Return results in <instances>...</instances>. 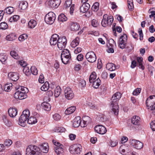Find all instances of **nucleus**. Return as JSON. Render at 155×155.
Wrapping results in <instances>:
<instances>
[{"label":"nucleus","mask_w":155,"mask_h":155,"mask_svg":"<svg viewBox=\"0 0 155 155\" xmlns=\"http://www.w3.org/2000/svg\"><path fill=\"white\" fill-rule=\"evenodd\" d=\"M58 43H67V40L66 37L65 36H63L62 37H58Z\"/></svg>","instance_id":"44"},{"label":"nucleus","mask_w":155,"mask_h":155,"mask_svg":"<svg viewBox=\"0 0 155 155\" xmlns=\"http://www.w3.org/2000/svg\"><path fill=\"white\" fill-rule=\"evenodd\" d=\"M150 127L153 131H155V120L152 121L150 124Z\"/></svg>","instance_id":"64"},{"label":"nucleus","mask_w":155,"mask_h":155,"mask_svg":"<svg viewBox=\"0 0 155 155\" xmlns=\"http://www.w3.org/2000/svg\"><path fill=\"white\" fill-rule=\"evenodd\" d=\"M3 120L5 124L8 127H10L12 125V122L8 120L6 117L4 116Z\"/></svg>","instance_id":"37"},{"label":"nucleus","mask_w":155,"mask_h":155,"mask_svg":"<svg viewBox=\"0 0 155 155\" xmlns=\"http://www.w3.org/2000/svg\"><path fill=\"white\" fill-rule=\"evenodd\" d=\"M69 26L70 30L71 31H78L80 28L79 24L76 21H70L69 23Z\"/></svg>","instance_id":"11"},{"label":"nucleus","mask_w":155,"mask_h":155,"mask_svg":"<svg viewBox=\"0 0 155 155\" xmlns=\"http://www.w3.org/2000/svg\"><path fill=\"white\" fill-rule=\"evenodd\" d=\"M73 120V127L76 128L79 127L80 125L81 126V117L80 116L76 117Z\"/></svg>","instance_id":"19"},{"label":"nucleus","mask_w":155,"mask_h":155,"mask_svg":"<svg viewBox=\"0 0 155 155\" xmlns=\"http://www.w3.org/2000/svg\"><path fill=\"white\" fill-rule=\"evenodd\" d=\"M61 0H51L49 1L48 4L51 8H57L60 4Z\"/></svg>","instance_id":"12"},{"label":"nucleus","mask_w":155,"mask_h":155,"mask_svg":"<svg viewBox=\"0 0 155 155\" xmlns=\"http://www.w3.org/2000/svg\"><path fill=\"white\" fill-rule=\"evenodd\" d=\"M99 3L97 2H95L92 6V10L94 12H97L99 9Z\"/></svg>","instance_id":"39"},{"label":"nucleus","mask_w":155,"mask_h":155,"mask_svg":"<svg viewBox=\"0 0 155 155\" xmlns=\"http://www.w3.org/2000/svg\"><path fill=\"white\" fill-rule=\"evenodd\" d=\"M106 68L110 71H113L116 69H117L116 65L112 63H107L106 65Z\"/></svg>","instance_id":"21"},{"label":"nucleus","mask_w":155,"mask_h":155,"mask_svg":"<svg viewBox=\"0 0 155 155\" xmlns=\"http://www.w3.org/2000/svg\"><path fill=\"white\" fill-rule=\"evenodd\" d=\"M81 146L80 144H76V148H75V154H79L82 151Z\"/></svg>","instance_id":"47"},{"label":"nucleus","mask_w":155,"mask_h":155,"mask_svg":"<svg viewBox=\"0 0 155 155\" xmlns=\"http://www.w3.org/2000/svg\"><path fill=\"white\" fill-rule=\"evenodd\" d=\"M101 81L99 78L98 77L96 80H95L94 82L92 83L93 87L95 89H97L100 85L101 84Z\"/></svg>","instance_id":"25"},{"label":"nucleus","mask_w":155,"mask_h":155,"mask_svg":"<svg viewBox=\"0 0 155 155\" xmlns=\"http://www.w3.org/2000/svg\"><path fill=\"white\" fill-rule=\"evenodd\" d=\"M37 24V22L35 20L31 19L28 22V26L29 28H33L35 27Z\"/></svg>","instance_id":"32"},{"label":"nucleus","mask_w":155,"mask_h":155,"mask_svg":"<svg viewBox=\"0 0 155 155\" xmlns=\"http://www.w3.org/2000/svg\"><path fill=\"white\" fill-rule=\"evenodd\" d=\"M17 38L16 34L15 33H12L6 36V39L8 41H13Z\"/></svg>","instance_id":"22"},{"label":"nucleus","mask_w":155,"mask_h":155,"mask_svg":"<svg viewBox=\"0 0 155 155\" xmlns=\"http://www.w3.org/2000/svg\"><path fill=\"white\" fill-rule=\"evenodd\" d=\"M78 82H77L78 84L80 87H81L82 89L84 88L86 86V82L85 80L81 78H80L78 80Z\"/></svg>","instance_id":"28"},{"label":"nucleus","mask_w":155,"mask_h":155,"mask_svg":"<svg viewBox=\"0 0 155 155\" xmlns=\"http://www.w3.org/2000/svg\"><path fill=\"white\" fill-rule=\"evenodd\" d=\"M26 91L21 92L19 90L15 92L14 95V97L15 99L19 100H22L26 98L27 97Z\"/></svg>","instance_id":"9"},{"label":"nucleus","mask_w":155,"mask_h":155,"mask_svg":"<svg viewBox=\"0 0 155 155\" xmlns=\"http://www.w3.org/2000/svg\"><path fill=\"white\" fill-rule=\"evenodd\" d=\"M8 76L14 81H16L19 78V74L17 72H12L9 73Z\"/></svg>","instance_id":"18"},{"label":"nucleus","mask_w":155,"mask_h":155,"mask_svg":"<svg viewBox=\"0 0 155 155\" xmlns=\"http://www.w3.org/2000/svg\"><path fill=\"white\" fill-rule=\"evenodd\" d=\"M8 25L5 22H2L0 24V28L2 30H5L8 28Z\"/></svg>","instance_id":"51"},{"label":"nucleus","mask_w":155,"mask_h":155,"mask_svg":"<svg viewBox=\"0 0 155 155\" xmlns=\"http://www.w3.org/2000/svg\"><path fill=\"white\" fill-rule=\"evenodd\" d=\"M127 41V35L126 34L123 33V35L120 37L118 42L119 47L121 49L126 48Z\"/></svg>","instance_id":"4"},{"label":"nucleus","mask_w":155,"mask_h":155,"mask_svg":"<svg viewBox=\"0 0 155 155\" xmlns=\"http://www.w3.org/2000/svg\"><path fill=\"white\" fill-rule=\"evenodd\" d=\"M146 104L148 110L151 111L155 110V101H153L151 104H149V102H146Z\"/></svg>","instance_id":"26"},{"label":"nucleus","mask_w":155,"mask_h":155,"mask_svg":"<svg viewBox=\"0 0 155 155\" xmlns=\"http://www.w3.org/2000/svg\"><path fill=\"white\" fill-rule=\"evenodd\" d=\"M12 141L11 140L6 139L4 142V145L7 147H8L12 144Z\"/></svg>","instance_id":"54"},{"label":"nucleus","mask_w":155,"mask_h":155,"mask_svg":"<svg viewBox=\"0 0 155 155\" xmlns=\"http://www.w3.org/2000/svg\"><path fill=\"white\" fill-rule=\"evenodd\" d=\"M61 58L62 63L65 65L70 64L71 61H72V59L70 60L69 58H63L62 57H61Z\"/></svg>","instance_id":"43"},{"label":"nucleus","mask_w":155,"mask_h":155,"mask_svg":"<svg viewBox=\"0 0 155 155\" xmlns=\"http://www.w3.org/2000/svg\"><path fill=\"white\" fill-rule=\"evenodd\" d=\"M22 114L26 116V117L28 118L30 115V112L28 109L25 110L23 111Z\"/></svg>","instance_id":"63"},{"label":"nucleus","mask_w":155,"mask_h":155,"mask_svg":"<svg viewBox=\"0 0 155 155\" xmlns=\"http://www.w3.org/2000/svg\"><path fill=\"white\" fill-rule=\"evenodd\" d=\"M100 89L101 92H102L103 94H104L106 93L107 87H106L105 85L103 84L101 86Z\"/></svg>","instance_id":"60"},{"label":"nucleus","mask_w":155,"mask_h":155,"mask_svg":"<svg viewBox=\"0 0 155 155\" xmlns=\"http://www.w3.org/2000/svg\"><path fill=\"white\" fill-rule=\"evenodd\" d=\"M68 54H71L70 51L67 49H64L63 50L61 51V57H62V55H68Z\"/></svg>","instance_id":"57"},{"label":"nucleus","mask_w":155,"mask_h":155,"mask_svg":"<svg viewBox=\"0 0 155 155\" xmlns=\"http://www.w3.org/2000/svg\"><path fill=\"white\" fill-rule=\"evenodd\" d=\"M97 78V74L95 71H93L91 74L89 78V81L90 83L94 82V80Z\"/></svg>","instance_id":"29"},{"label":"nucleus","mask_w":155,"mask_h":155,"mask_svg":"<svg viewBox=\"0 0 155 155\" xmlns=\"http://www.w3.org/2000/svg\"><path fill=\"white\" fill-rule=\"evenodd\" d=\"M53 117L54 120L57 121L59 120L61 118V116L58 114H55L53 116Z\"/></svg>","instance_id":"59"},{"label":"nucleus","mask_w":155,"mask_h":155,"mask_svg":"<svg viewBox=\"0 0 155 155\" xmlns=\"http://www.w3.org/2000/svg\"><path fill=\"white\" fill-rule=\"evenodd\" d=\"M76 110V107L75 106H72L66 109L65 113L66 115H69L74 113Z\"/></svg>","instance_id":"23"},{"label":"nucleus","mask_w":155,"mask_h":155,"mask_svg":"<svg viewBox=\"0 0 155 155\" xmlns=\"http://www.w3.org/2000/svg\"><path fill=\"white\" fill-rule=\"evenodd\" d=\"M64 146L63 145H60L54 147L53 150L58 155H63L64 152Z\"/></svg>","instance_id":"13"},{"label":"nucleus","mask_w":155,"mask_h":155,"mask_svg":"<svg viewBox=\"0 0 155 155\" xmlns=\"http://www.w3.org/2000/svg\"><path fill=\"white\" fill-rule=\"evenodd\" d=\"M94 130L97 133L103 135L106 133L107 130L106 128L101 125H97L94 127Z\"/></svg>","instance_id":"10"},{"label":"nucleus","mask_w":155,"mask_h":155,"mask_svg":"<svg viewBox=\"0 0 155 155\" xmlns=\"http://www.w3.org/2000/svg\"><path fill=\"white\" fill-rule=\"evenodd\" d=\"M131 47L129 46H127L126 48L127 49L128 52L130 53V52L132 51L134 49V45L132 44V42H130L129 43Z\"/></svg>","instance_id":"58"},{"label":"nucleus","mask_w":155,"mask_h":155,"mask_svg":"<svg viewBox=\"0 0 155 155\" xmlns=\"http://www.w3.org/2000/svg\"><path fill=\"white\" fill-rule=\"evenodd\" d=\"M72 3V0H67L64 4V6L65 8L69 7Z\"/></svg>","instance_id":"56"},{"label":"nucleus","mask_w":155,"mask_h":155,"mask_svg":"<svg viewBox=\"0 0 155 155\" xmlns=\"http://www.w3.org/2000/svg\"><path fill=\"white\" fill-rule=\"evenodd\" d=\"M23 71L25 74L26 76H28L30 74L29 68L28 67H24L23 69Z\"/></svg>","instance_id":"53"},{"label":"nucleus","mask_w":155,"mask_h":155,"mask_svg":"<svg viewBox=\"0 0 155 155\" xmlns=\"http://www.w3.org/2000/svg\"><path fill=\"white\" fill-rule=\"evenodd\" d=\"M66 130V129L62 127H56L55 129V132H64Z\"/></svg>","instance_id":"48"},{"label":"nucleus","mask_w":155,"mask_h":155,"mask_svg":"<svg viewBox=\"0 0 155 155\" xmlns=\"http://www.w3.org/2000/svg\"><path fill=\"white\" fill-rule=\"evenodd\" d=\"M61 89L59 86H57L54 90V96L55 97H58L61 93Z\"/></svg>","instance_id":"31"},{"label":"nucleus","mask_w":155,"mask_h":155,"mask_svg":"<svg viewBox=\"0 0 155 155\" xmlns=\"http://www.w3.org/2000/svg\"><path fill=\"white\" fill-rule=\"evenodd\" d=\"M19 2L18 7L20 8L21 10H25L27 8L28 3L27 2L22 1L21 2Z\"/></svg>","instance_id":"24"},{"label":"nucleus","mask_w":155,"mask_h":155,"mask_svg":"<svg viewBox=\"0 0 155 155\" xmlns=\"http://www.w3.org/2000/svg\"><path fill=\"white\" fill-rule=\"evenodd\" d=\"M28 148L31 149V150L35 151L40 155H47L45 153H47L48 151V143H44L39 146V147L35 145L30 144L28 145Z\"/></svg>","instance_id":"2"},{"label":"nucleus","mask_w":155,"mask_h":155,"mask_svg":"<svg viewBox=\"0 0 155 155\" xmlns=\"http://www.w3.org/2000/svg\"><path fill=\"white\" fill-rule=\"evenodd\" d=\"M64 92L65 97L67 99L71 100L74 97V93L71 89L69 87L66 88L64 90Z\"/></svg>","instance_id":"8"},{"label":"nucleus","mask_w":155,"mask_h":155,"mask_svg":"<svg viewBox=\"0 0 155 155\" xmlns=\"http://www.w3.org/2000/svg\"><path fill=\"white\" fill-rule=\"evenodd\" d=\"M108 74L106 71H104L101 74V78L104 80L107 79V78Z\"/></svg>","instance_id":"62"},{"label":"nucleus","mask_w":155,"mask_h":155,"mask_svg":"<svg viewBox=\"0 0 155 155\" xmlns=\"http://www.w3.org/2000/svg\"><path fill=\"white\" fill-rule=\"evenodd\" d=\"M30 70L33 75H36L38 74V70L35 66L31 67L30 68Z\"/></svg>","instance_id":"50"},{"label":"nucleus","mask_w":155,"mask_h":155,"mask_svg":"<svg viewBox=\"0 0 155 155\" xmlns=\"http://www.w3.org/2000/svg\"><path fill=\"white\" fill-rule=\"evenodd\" d=\"M41 107L45 110L48 111L51 110V106L49 103L44 101L41 104Z\"/></svg>","instance_id":"20"},{"label":"nucleus","mask_w":155,"mask_h":155,"mask_svg":"<svg viewBox=\"0 0 155 155\" xmlns=\"http://www.w3.org/2000/svg\"><path fill=\"white\" fill-rule=\"evenodd\" d=\"M90 7V5L88 3L86 2L83 3L80 8V12L83 13H85L89 10Z\"/></svg>","instance_id":"17"},{"label":"nucleus","mask_w":155,"mask_h":155,"mask_svg":"<svg viewBox=\"0 0 155 155\" xmlns=\"http://www.w3.org/2000/svg\"><path fill=\"white\" fill-rule=\"evenodd\" d=\"M122 94L119 92H117L114 94L111 98L110 106L112 110L115 115H118L119 111V107L118 102L121 98Z\"/></svg>","instance_id":"1"},{"label":"nucleus","mask_w":155,"mask_h":155,"mask_svg":"<svg viewBox=\"0 0 155 155\" xmlns=\"http://www.w3.org/2000/svg\"><path fill=\"white\" fill-rule=\"evenodd\" d=\"M58 37L59 35L57 34H54L52 35L49 41L51 45H55L58 43Z\"/></svg>","instance_id":"16"},{"label":"nucleus","mask_w":155,"mask_h":155,"mask_svg":"<svg viewBox=\"0 0 155 155\" xmlns=\"http://www.w3.org/2000/svg\"><path fill=\"white\" fill-rule=\"evenodd\" d=\"M37 119L35 118L33 116H31L28 118L27 120V123L30 124H35L37 122Z\"/></svg>","instance_id":"34"},{"label":"nucleus","mask_w":155,"mask_h":155,"mask_svg":"<svg viewBox=\"0 0 155 155\" xmlns=\"http://www.w3.org/2000/svg\"><path fill=\"white\" fill-rule=\"evenodd\" d=\"M80 38L77 37L75 39L73 40L71 43V45L72 48H75L79 44Z\"/></svg>","instance_id":"27"},{"label":"nucleus","mask_w":155,"mask_h":155,"mask_svg":"<svg viewBox=\"0 0 155 155\" xmlns=\"http://www.w3.org/2000/svg\"><path fill=\"white\" fill-rule=\"evenodd\" d=\"M68 20V18L63 13L61 14L58 17V20L59 21L63 22L66 21Z\"/></svg>","instance_id":"30"},{"label":"nucleus","mask_w":155,"mask_h":155,"mask_svg":"<svg viewBox=\"0 0 155 155\" xmlns=\"http://www.w3.org/2000/svg\"><path fill=\"white\" fill-rule=\"evenodd\" d=\"M85 57L87 61L91 63L95 62L97 59L95 54L92 51L87 52L85 55Z\"/></svg>","instance_id":"6"},{"label":"nucleus","mask_w":155,"mask_h":155,"mask_svg":"<svg viewBox=\"0 0 155 155\" xmlns=\"http://www.w3.org/2000/svg\"><path fill=\"white\" fill-rule=\"evenodd\" d=\"M75 148H76V144L71 146L69 148L70 152L72 154H75Z\"/></svg>","instance_id":"42"},{"label":"nucleus","mask_w":155,"mask_h":155,"mask_svg":"<svg viewBox=\"0 0 155 155\" xmlns=\"http://www.w3.org/2000/svg\"><path fill=\"white\" fill-rule=\"evenodd\" d=\"M28 118L26 117L24 114H22L19 118V124L22 127H24L26 124V121Z\"/></svg>","instance_id":"14"},{"label":"nucleus","mask_w":155,"mask_h":155,"mask_svg":"<svg viewBox=\"0 0 155 155\" xmlns=\"http://www.w3.org/2000/svg\"><path fill=\"white\" fill-rule=\"evenodd\" d=\"M140 118L137 116H134L131 119H129L127 121V127L130 128V130H134L137 128L140 125Z\"/></svg>","instance_id":"3"},{"label":"nucleus","mask_w":155,"mask_h":155,"mask_svg":"<svg viewBox=\"0 0 155 155\" xmlns=\"http://www.w3.org/2000/svg\"><path fill=\"white\" fill-rule=\"evenodd\" d=\"M130 143L131 146L138 150L141 149L143 147V143H142L135 139H133L130 141Z\"/></svg>","instance_id":"7"},{"label":"nucleus","mask_w":155,"mask_h":155,"mask_svg":"<svg viewBox=\"0 0 155 155\" xmlns=\"http://www.w3.org/2000/svg\"><path fill=\"white\" fill-rule=\"evenodd\" d=\"M49 88V84L47 81H46L41 87V89L43 91H46Z\"/></svg>","instance_id":"36"},{"label":"nucleus","mask_w":155,"mask_h":155,"mask_svg":"<svg viewBox=\"0 0 155 155\" xmlns=\"http://www.w3.org/2000/svg\"><path fill=\"white\" fill-rule=\"evenodd\" d=\"M45 79L43 74H41L38 79V81L40 83H43L44 82Z\"/></svg>","instance_id":"61"},{"label":"nucleus","mask_w":155,"mask_h":155,"mask_svg":"<svg viewBox=\"0 0 155 155\" xmlns=\"http://www.w3.org/2000/svg\"><path fill=\"white\" fill-rule=\"evenodd\" d=\"M8 113L10 117L13 118L15 117L17 114V109L15 107H10L8 110Z\"/></svg>","instance_id":"15"},{"label":"nucleus","mask_w":155,"mask_h":155,"mask_svg":"<svg viewBox=\"0 0 155 155\" xmlns=\"http://www.w3.org/2000/svg\"><path fill=\"white\" fill-rule=\"evenodd\" d=\"M141 89L140 88H137L135 89L133 92V94L134 95H138L141 92Z\"/></svg>","instance_id":"55"},{"label":"nucleus","mask_w":155,"mask_h":155,"mask_svg":"<svg viewBox=\"0 0 155 155\" xmlns=\"http://www.w3.org/2000/svg\"><path fill=\"white\" fill-rule=\"evenodd\" d=\"M28 37V35L26 34H23L21 35L18 37V40L21 42L26 39Z\"/></svg>","instance_id":"46"},{"label":"nucleus","mask_w":155,"mask_h":155,"mask_svg":"<svg viewBox=\"0 0 155 155\" xmlns=\"http://www.w3.org/2000/svg\"><path fill=\"white\" fill-rule=\"evenodd\" d=\"M91 25L94 27H97L99 25V23L97 20L93 19L91 21Z\"/></svg>","instance_id":"49"},{"label":"nucleus","mask_w":155,"mask_h":155,"mask_svg":"<svg viewBox=\"0 0 155 155\" xmlns=\"http://www.w3.org/2000/svg\"><path fill=\"white\" fill-rule=\"evenodd\" d=\"M128 7L129 10L132 11L134 9V6L133 0H127Z\"/></svg>","instance_id":"40"},{"label":"nucleus","mask_w":155,"mask_h":155,"mask_svg":"<svg viewBox=\"0 0 155 155\" xmlns=\"http://www.w3.org/2000/svg\"><path fill=\"white\" fill-rule=\"evenodd\" d=\"M67 43H57V45L58 48L60 50H62L63 49H64Z\"/></svg>","instance_id":"52"},{"label":"nucleus","mask_w":155,"mask_h":155,"mask_svg":"<svg viewBox=\"0 0 155 155\" xmlns=\"http://www.w3.org/2000/svg\"><path fill=\"white\" fill-rule=\"evenodd\" d=\"M12 85V84L10 83L5 84L4 87V90L6 92L9 91Z\"/></svg>","instance_id":"41"},{"label":"nucleus","mask_w":155,"mask_h":155,"mask_svg":"<svg viewBox=\"0 0 155 155\" xmlns=\"http://www.w3.org/2000/svg\"><path fill=\"white\" fill-rule=\"evenodd\" d=\"M7 57L4 54H0V61L2 64H5L7 62Z\"/></svg>","instance_id":"35"},{"label":"nucleus","mask_w":155,"mask_h":155,"mask_svg":"<svg viewBox=\"0 0 155 155\" xmlns=\"http://www.w3.org/2000/svg\"><path fill=\"white\" fill-rule=\"evenodd\" d=\"M56 16L55 13L52 12H48L45 17V21L48 24L52 25L54 22Z\"/></svg>","instance_id":"5"},{"label":"nucleus","mask_w":155,"mask_h":155,"mask_svg":"<svg viewBox=\"0 0 155 155\" xmlns=\"http://www.w3.org/2000/svg\"><path fill=\"white\" fill-rule=\"evenodd\" d=\"M5 13L7 14H11L14 12V8L11 6L6 7L4 10H3Z\"/></svg>","instance_id":"33"},{"label":"nucleus","mask_w":155,"mask_h":155,"mask_svg":"<svg viewBox=\"0 0 155 155\" xmlns=\"http://www.w3.org/2000/svg\"><path fill=\"white\" fill-rule=\"evenodd\" d=\"M10 55L13 58L16 59H18L20 58V57L18 53L14 50L12 51H10Z\"/></svg>","instance_id":"38"},{"label":"nucleus","mask_w":155,"mask_h":155,"mask_svg":"<svg viewBox=\"0 0 155 155\" xmlns=\"http://www.w3.org/2000/svg\"><path fill=\"white\" fill-rule=\"evenodd\" d=\"M15 88V89L17 91H18L19 90L20 91V90H21L23 92L26 91V92L27 91H28V88L27 87L24 86L19 85L18 87L17 86Z\"/></svg>","instance_id":"45"}]
</instances>
